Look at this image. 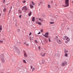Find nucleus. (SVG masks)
Masks as SVG:
<instances>
[{"instance_id":"a19ab883","label":"nucleus","mask_w":73,"mask_h":73,"mask_svg":"<svg viewBox=\"0 0 73 73\" xmlns=\"http://www.w3.org/2000/svg\"><path fill=\"white\" fill-rule=\"evenodd\" d=\"M33 68V66H32L31 67V69H32Z\"/></svg>"},{"instance_id":"20e7f679","label":"nucleus","mask_w":73,"mask_h":73,"mask_svg":"<svg viewBox=\"0 0 73 73\" xmlns=\"http://www.w3.org/2000/svg\"><path fill=\"white\" fill-rule=\"evenodd\" d=\"M42 35L44 36V37H46V38H48L49 37V36H48L49 34L48 33H45V35L42 34Z\"/></svg>"},{"instance_id":"ea45409f","label":"nucleus","mask_w":73,"mask_h":73,"mask_svg":"<svg viewBox=\"0 0 73 73\" xmlns=\"http://www.w3.org/2000/svg\"><path fill=\"white\" fill-rule=\"evenodd\" d=\"M19 17H20V18H21V15H20L19 16Z\"/></svg>"},{"instance_id":"8fccbe9b","label":"nucleus","mask_w":73,"mask_h":73,"mask_svg":"<svg viewBox=\"0 0 73 73\" xmlns=\"http://www.w3.org/2000/svg\"><path fill=\"white\" fill-rule=\"evenodd\" d=\"M7 5H8V4H7Z\"/></svg>"},{"instance_id":"423d86ee","label":"nucleus","mask_w":73,"mask_h":73,"mask_svg":"<svg viewBox=\"0 0 73 73\" xmlns=\"http://www.w3.org/2000/svg\"><path fill=\"white\" fill-rule=\"evenodd\" d=\"M36 24H38L39 25H41V23L38 21H37L36 22Z\"/></svg>"},{"instance_id":"aec40b11","label":"nucleus","mask_w":73,"mask_h":73,"mask_svg":"<svg viewBox=\"0 0 73 73\" xmlns=\"http://www.w3.org/2000/svg\"><path fill=\"white\" fill-rule=\"evenodd\" d=\"M5 11H6V9L5 8L3 10V11L4 12H5Z\"/></svg>"},{"instance_id":"c85d7f7f","label":"nucleus","mask_w":73,"mask_h":73,"mask_svg":"<svg viewBox=\"0 0 73 73\" xmlns=\"http://www.w3.org/2000/svg\"><path fill=\"white\" fill-rule=\"evenodd\" d=\"M35 70V68H33L32 70V71H33Z\"/></svg>"},{"instance_id":"5701e85b","label":"nucleus","mask_w":73,"mask_h":73,"mask_svg":"<svg viewBox=\"0 0 73 73\" xmlns=\"http://www.w3.org/2000/svg\"><path fill=\"white\" fill-rule=\"evenodd\" d=\"M50 20H51V21H52V22L54 21V20L53 19H50Z\"/></svg>"},{"instance_id":"f257e3e1","label":"nucleus","mask_w":73,"mask_h":73,"mask_svg":"<svg viewBox=\"0 0 73 73\" xmlns=\"http://www.w3.org/2000/svg\"><path fill=\"white\" fill-rule=\"evenodd\" d=\"M65 5L64 6L63 5V7H67L69 6V0H65Z\"/></svg>"},{"instance_id":"3c124183","label":"nucleus","mask_w":73,"mask_h":73,"mask_svg":"<svg viewBox=\"0 0 73 73\" xmlns=\"http://www.w3.org/2000/svg\"><path fill=\"white\" fill-rule=\"evenodd\" d=\"M1 65V64L0 63V66Z\"/></svg>"},{"instance_id":"7ed1b4c3","label":"nucleus","mask_w":73,"mask_h":73,"mask_svg":"<svg viewBox=\"0 0 73 73\" xmlns=\"http://www.w3.org/2000/svg\"><path fill=\"white\" fill-rule=\"evenodd\" d=\"M67 64V63L66 61H64L62 62L61 64V66H65V65H66V64Z\"/></svg>"},{"instance_id":"09e8293b","label":"nucleus","mask_w":73,"mask_h":73,"mask_svg":"<svg viewBox=\"0 0 73 73\" xmlns=\"http://www.w3.org/2000/svg\"><path fill=\"white\" fill-rule=\"evenodd\" d=\"M1 31L0 30V33L1 32Z\"/></svg>"},{"instance_id":"a18cd8bd","label":"nucleus","mask_w":73,"mask_h":73,"mask_svg":"<svg viewBox=\"0 0 73 73\" xmlns=\"http://www.w3.org/2000/svg\"><path fill=\"white\" fill-rule=\"evenodd\" d=\"M56 38H58V36H56Z\"/></svg>"},{"instance_id":"4c0bfd02","label":"nucleus","mask_w":73,"mask_h":73,"mask_svg":"<svg viewBox=\"0 0 73 73\" xmlns=\"http://www.w3.org/2000/svg\"><path fill=\"white\" fill-rule=\"evenodd\" d=\"M24 44H25V45H26L27 43H26V42H24Z\"/></svg>"},{"instance_id":"39448f33","label":"nucleus","mask_w":73,"mask_h":73,"mask_svg":"<svg viewBox=\"0 0 73 73\" xmlns=\"http://www.w3.org/2000/svg\"><path fill=\"white\" fill-rule=\"evenodd\" d=\"M57 42L59 44H61L62 43V42L60 39H57Z\"/></svg>"},{"instance_id":"4468645a","label":"nucleus","mask_w":73,"mask_h":73,"mask_svg":"<svg viewBox=\"0 0 73 73\" xmlns=\"http://www.w3.org/2000/svg\"><path fill=\"white\" fill-rule=\"evenodd\" d=\"M31 15H32V12L31 11L29 14V16H30Z\"/></svg>"},{"instance_id":"473e14b6","label":"nucleus","mask_w":73,"mask_h":73,"mask_svg":"<svg viewBox=\"0 0 73 73\" xmlns=\"http://www.w3.org/2000/svg\"><path fill=\"white\" fill-rule=\"evenodd\" d=\"M25 45H26V46H29V44H26Z\"/></svg>"},{"instance_id":"ddd939ff","label":"nucleus","mask_w":73,"mask_h":73,"mask_svg":"<svg viewBox=\"0 0 73 73\" xmlns=\"http://www.w3.org/2000/svg\"><path fill=\"white\" fill-rule=\"evenodd\" d=\"M45 53H44V54L42 53L41 54V56H42V57H44V56H45Z\"/></svg>"},{"instance_id":"72a5a7b5","label":"nucleus","mask_w":73,"mask_h":73,"mask_svg":"<svg viewBox=\"0 0 73 73\" xmlns=\"http://www.w3.org/2000/svg\"><path fill=\"white\" fill-rule=\"evenodd\" d=\"M31 35H32V33H30V34L29 35V36H31Z\"/></svg>"},{"instance_id":"412c9836","label":"nucleus","mask_w":73,"mask_h":73,"mask_svg":"<svg viewBox=\"0 0 73 73\" xmlns=\"http://www.w3.org/2000/svg\"><path fill=\"white\" fill-rule=\"evenodd\" d=\"M19 13H21V12H22V11H21L20 10H19Z\"/></svg>"},{"instance_id":"58836bf2","label":"nucleus","mask_w":73,"mask_h":73,"mask_svg":"<svg viewBox=\"0 0 73 73\" xmlns=\"http://www.w3.org/2000/svg\"><path fill=\"white\" fill-rule=\"evenodd\" d=\"M39 49H40V46H39L38 47Z\"/></svg>"},{"instance_id":"49530a36","label":"nucleus","mask_w":73,"mask_h":73,"mask_svg":"<svg viewBox=\"0 0 73 73\" xmlns=\"http://www.w3.org/2000/svg\"><path fill=\"white\" fill-rule=\"evenodd\" d=\"M35 42H36L37 43V41H36H36H35Z\"/></svg>"},{"instance_id":"6ab92c4d","label":"nucleus","mask_w":73,"mask_h":73,"mask_svg":"<svg viewBox=\"0 0 73 73\" xmlns=\"http://www.w3.org/2000/svg\"><path fill=\"white\" fill-rule=\"evenodd\" d=\"M1 13H2V11L1 10V9H0V15L1 16Z\"/></svg>"},{"instance_id":"b1692460","label":"nucleus","mask_w":73,"mask_h":73,"mask_svg":"<svg viewBox=\"0 0 73 73\" xmlns=\"http://www.w3.org/2000/svg\"><path fill=\"white\" fill-rule=\"evenodd\" d=\"M26 1H22V3H26Z\"/></svg>"},{"instance_id":"79ce46f5","label":"nucleus","mask_w":73,"mask_h":73,"mask_svg":"<svg viewBox=\"0 0 73 73\" xmlns=\"http://www.w3.org/2000/svg\"><path fill=\"white\" fill-rule=\"evenodd\" d=\"M49 42H50V38H49Z\"/></svg>"},{"instance_id":"f03ea898","label":"nucleus","mask_w":73,"mask_h":73,"mask_svg":"<svg viewBox=\"0 0 73 73\" xmlns=\"http://www.w3.org/2000/svg\"><path fill=\"white\" fill-rule=\"evenodd\" d=\"M0 58L1 59V61H2V63L4 64L5 62V60L4 58V56L2 54L0 55Z\"/></svg>"},{"instance_id":"603ef678","label":"nucleus","mask_w":73,"mask_h":73,"mask_svg":"<svg viewBox=\"0 0 73 73\" xmlns=\"http://www.w3.org/2000/svg\"><path fill=\"white\" fill-rule=\"evenodd\" d=\"M73 1H72V3H73Z\"/></svg>"},{"instance_id":"393cba45","label":"nucleus","mask_w":73,"mask_h":73,"mask_svg":"<svg viewBox=\"0 0 73 73\" xmlns=\"http://www.w3.org/2000/svg\"><path fill=\"white\" fill-rule=\"evenodd\" d=\"M38 6H40V5H41V4L40 3V2H39L38 4Z\"/></svg>"},{"instance_id":"6e6552de","label":"nucleus","mask_w":73,"mask_h":73,"mask_svg":"<svg viewBox=\"0 0 73 73\" xmlns=\"http://www.w3.org/2000/svg\"><path fill=\"white\" fill-rule=\"evenodd\" d=\"M23 9H25V10H27V7L26 6H25L23 8L22 10Z\"/></svg>"},{"instance_id":"c9c22d12","label":"nucleus","mask_w":73,"mask_h":73,"mask_svg":"<svg viewBox=\"0 0 73 73\" xmlns=\"http://www.w3.org/2000/svg\"><path fill=\"white\" fill-rule=\"evenodd\" d=\"M41 33V32H39V33H38L37 34L38 35H39V34H40Z\"/></svg>"},{"instance_id":"cd10ccee","label":"nucleus","mask_w":73,"mask_h":73,"mask_svg":"<svg viewBox=\"0 0 73 73\" xmlns=\"http://www.w3.org/2000/svg\"><path fill=\"white\" fill-rule=\"evenodd\" d=\"M65 56H66V57H67L68 56V54L66 53L65 54Z\"/></svg>"},{"instance_id":"e433bc0d","label":"nucleus","mask_w":73,"mask_h":73,"mask_svg":"<svg viewBox=\"0 0 73 73\" xmlns=\"http://www.w3.org/2000/svg\"><path fill=\"white\" fill-rule=\"evenodd\" d=\"M5 0H3V3H5Z\"/></svg>"},{"instance_id":"dca6fc26","label":"nucleus","mask_w":73,"mask_h":73,"mask_svg":"<svg viewBox=\"0 0 73 73\" xmlns=\"http://www.w3.org/2000/svg\"><path fill=\"white\" fill-rule=\"evenodd\" d=\"M23 62H24V63H25V64H26L27 63V62H26V61L25 60H23Z\"/></svg>"},{"instance_id":"f704fd0d","label":"nucleus","mask_w":73,"mask_h":73,"mask_svg":"<svg viewBox=\"0 0 73 73\" xmlns=\"http://www.w3.org/2000/svg\"><path fill=\"white\" fill-rule=\"evenodd\" d=\"M41 32H43V31L42 30V29H41Z\"/></svg>"},{"instance_id":"1a4fd4ad","label":"nucleus","mask_w":73,"mask_h":73,"mask_svg":"<svg viewBox=\"0 0 73 73\" xmlns=\"http://www.w3.org/2000/svg\"><path fill=\"white\" fill-rule=\"evenodd\" d=\"M30 8H31V9H32L33 8H34V7L33 6V5H32L31 4L30 5Z\"/></svg>"},{"instance_id":"9b49d317","label":"nucleus","mask_w":73,"mask_h":73,"mask_svg":"<svg viewBox=\"0 0 73 73\" xmlns=\"http://www.w3.org/2000/svg\"><path fill=\"white\" fill-rule=\"evenodd\" d=\"M39 21H40V22H42V21H44V20H43V19H39Z\"/></svg>"},{"instance_id":"864d4df0","label":"nucleus","mask_w":73,"mask_h":73,"mask_svg":"<svg viewBox=\"0 0 73 73\" xmlns=\"http://www.w3.org/2000/svg\"><path fill=\"white\" fill-rule=\"evenodd\" d=\"M7 73H9V72H7Z\"/></svg>"},{"instance_id":"c756f323","label":"nucleus","mask_w":73,"mask_h":73,"mask_svg":"<svg viewBox=\"0 0 73 73\" xmlns=\"http://www.w3.org/2000/svg\"><path fill=\"white\" fill-rule=\"evenodd\" d=\"M68 52V51H66V50H64L65 53H67Z\"/></svg>"},{"instance_id":"de8ad7c7","label":"nucleus","mask_w":73,"mask_h":73,"mask_svg":"<svg viewBox=\"0 0 73 73\" xmlns=\"http://www.w3.org/2000/svg\"><path fill=\"white\" fill-rule=\"evenodd\" d=\"M12 7H11V9H12Z\"/></svg>"},{"instance_id":"c03bdc74","label":"nucleus","mask_w":73,"mask_h":73,"mask_svg":"<svg viewBox=\"0 0 73 73\" xmlns=\"http://www.w3.org/2000/svg\"><path fill=\"white\" fill-rule=\"evenodd\" d=\"M11 9L9 11V12H10V11H11Z\"/></svg>"},{"instance_id":"2f4dec72","label":"nucleus","mask_w":73,"mask_h":73,"mask_svg":"<svg viewBox=\"0 0 73 73\" xmlns=\"http://www.w3.org/2000/svg\"><path fill=\"white\" fill-rule=\"evenodd\" d=\"M29 39H30V41H31V40H32V38H31V37H30Z\"/></svg>"},{"instance_id":"7c9ffc66","label":"nucleus","mask_w":73,"mask_h":73,"mask_svg":"<svg viewBox=\"0 0 73 73\" xmlns=\"http://www.w3.org/2000/svg\"><path fill=\"white\" fill-rule=\"evenodd\" d=\"M54 22H50V23L51 24H54Z\"/></svg>"},{"instance_id":"0eeeda50","label":"nucleus","mask_w":73,"mask_h":73,"mask_svg":"<svg viewBox=\"0 0 73 73\" xmlns=\"http://www.w3.org/2000/svg\"><path fill=\"white\" fill-rule=\"evenodd\" d=\"M66 41H66L65 42L66 43H68V42H69V41H70V39L69 38H68V39H67L66 40Z\"/></svg>"},{"instance_id":"4be33fe9","label":"nucleus","mask_w":73,"mask_h":73,"mask_svg":"<svg viewBox=\"0 0 73 73\" xmlns=\"http://www.w3.org/2000/svg\"><path fill=\"white\" fill-rule=\"evenodd\" d=\"M0 30L2 31V27H1V26H0Z\"/></svg>"},{"instance_id":"9d476101","label":"nucleus","mask_w":73,"mask_h":73,"mask_svg":"<svg viewBox=\"0 0 73 73\" xmlns=\"http://www.w3.org/2000/svg\"><path fill=\"white\" fill-rule=\"evenodd\" d=\"M35 17H33L32 18V21H34L35 22Z\"/></svg>"},{"instance_id":"37998d69","label":"nucleus","mask_w":73,"mask_h":73,"mask_svg":"<svg viewBox=\"0 0 73 73\" xmlns=\"http://www.w3.org/2000/svg\"><path fill=\"white\" fill-rule=\"evenodd\" d=\"M19 53H20V54H20V53H21V52L20 51H19Z\"/></svg>"},{"instance_id":"2eb2a0df","label":"nucleus","mask_w":73,"mask_h":73,"mask_svg":"<svg viewBox=\"0 0 73 73\" xmlns=\"http://www.w3.org/2000/svg\"><path fill=\"white\" fill-rule=\"evenodd\" d=\"M32 3L33 5H35V2H33V1H32Z\"/></svg>"},{"instance_id":"bb28decb","label":"nucleus","mask_w":73,"mask_h":73,"mask_svg":"<svg viewBox=\"0 0 73 73\" xmlns=\"http://www.w3.org/2000/svg\"><path fill=\"white\" fill-rule=\"evenodd\" d=\"M39 2V3H40L41 4H42V3H43L42 1H40V2Z\"/></svg>"},{"instance_id":"a878e982","label":"nucleus","mask_w":73,"mask_h":73,"mask_svg":"<svg viewBox=\"0 0 73 73\" xmlns=\"http://www.w3.org/2000/svg\"><path fill=\"white\" fill-rule=\"evenodd\" d=\"M3 43V40H0V43Z\"/></svg>"},{"instance_id":"a211bd4d","label":"nucleus","mask_w":73,"mask_h":73,"mask_svg":"<svg viewBox=\"0 0 73 73\" xmlns=\"http://www.w3.org/2000/svg\"><path fill=\"white\" fill-rule=\"evenodd\" d=\"M24 54L25 57H27V55L26 54V53L24 52Z\"/></svg>"},{"instance_id":"f8f14e48","label":"nucleus","mask_w":73,"mask_h":73,"mask_svg":"<svg viewBox=\"0 0 73 73\" xmlns=\"http://www.w3.org/2000/svg\"><path fill=\"white\" fill-rule=\"evenodd\" d=\"M64 37L66 40H67V39H68L69 38V37H67L66 36H64Z\"/></svg>"},{"instance_id":"f3484780","label":"nucleus","mask_w":73,"mask_h":73,"mask_svg":"<svg viewBox=\"0 0 73 73\" xmlns=\"http://www.w3.org/2000/svg\"><path fill=\"white\" fill-rule=\"evenodd\" d=\"M50 7H51L50 5H48V8H50Z\"/></svg>"}]
</instances>
